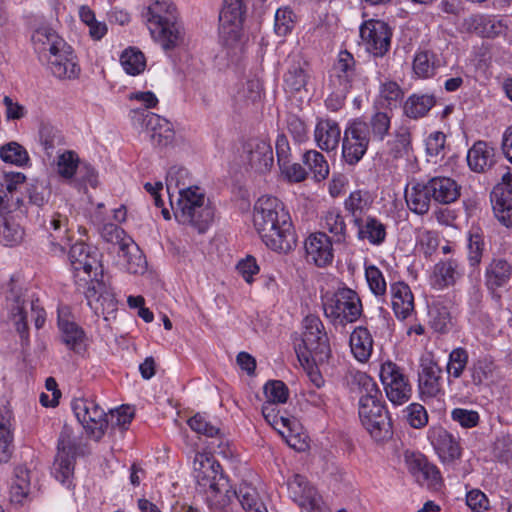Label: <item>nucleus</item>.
Masks as SVG:
<instances>
[{
    "label": "nucleus",
    "mask_w": 512,
    "mask_h": 512,
    "mask_svg": "<svg viewBox=\"0 0 512 512\" xmlns=\"http://www.w3.org/2000/svg\"><path fill=\"white\" fill-rule=\"evenodd\" d=\"M79 157L76 152L67 150L57 157V172L69 181H73V177L78 173L80 168Z\"/></svg>",
    "instance_id": "53"
},
{
    "label": "nucleus",
    "mask_w": 512,
    "mask_h": 512,
    "mask_svg": "<svg viewBox=\"0 0 512 512\" xmlns=\"http://www.w3.org/2000/svg\"><path fill=\"white\" fill-rule=\"evenodd\" d=\"M189 172L186 168L172 166L166 175V190L173 206L174 193L179 192L182 187H191L189 184Z\"/></svg>",
    "instance_id": "51"
},
{
    "label": "nucleus",
    "mask_w": 512,
    "mask_h": 512,
    "mask_svg": "<svg viewBox=\"0 0 512 512\" xmlns=\"http://www.w3.org/2000/svg\"><path fill=\"white\" fill-rule=\"evenodd\" d=\"M465 269L460 261L448 258L437 262L430 276L431 286L443 290L454 286L464 276Z\"/></svg>",
    "instance_id": "29"
},
{
    "label": "nucleus",
    "mask_w": 512,
    "mask_h": 512,
    "mask_svg": "<svg viewBox=\"0 0 512 512\" xmlns=\"http://www.w3.org/2000/svg\"><path fill=\"white\" fill-rule=\"evenodd\" d=\"M319 226L321 232L331 234V239L335 243H344L348 237V227L345 216L337 207H330L323 211L319 217Z\"/></svg>",
    "instance_id": "34"
},
{
    "label": "nucleus",
    "mask_w": 512,
    "mask_h": 512,
    "mask_svg": "<svg viewBox=\"0 0 512 512\" xmlns=\"http://www.w3.org/2000/svg\"><path fill=\"white\" fill-rule=\"evenodd\" d=\"M432 194L427 182H413L405 190L408 208L415 214L424 215L429 211Z\"/></svg>",
    "instance_id": "38"
},
{
    "label": "nucleus",
    "mask_w": 512,
    "mask_h": 512,
    "mask_svg": "<svg viewBox=\"0 0 512 512\" xmlns=\"http://www.w3.org/2000/svg\"><path fill=\"white\" fill-rule=\"evenodd\" d=\"M250 0H224L219 14V38L223 46L241 51L242 26Z\"/></svg>",
    "instance_id": "9"
},
{
    "label": "nucleus",
    "mask_w": 512,
    "mask_h": 512,
    "mask_svg": "<svg viewBox=\"0 0 512 512\" xmlns=\"http://www.w3.org/2000/svg\"><path fill=\"white\" fill-rule=\"evenodd\" d=\"M253 224L263 243L274 251L286 253L296 245L291 216L276 197L264 195L256 201Z\"/></svg>",
    "instance_id": "1"
},
{
    "label": "nucleus",
    "mask_w": 512,
    "mask_h": 512,
    "mask_svg": "<svg viewBox=\"0 0 512 512\" xmlns=\"http://www.w3.org/2000/svg\"><path fill=\"white\" fill-rule=\"evenodd\" d=\"M436 98L433 94L413 93L403 104V113L406 117L418 120L425 117L435 106Z\"/></svg>",
    "instance_id": "45"
},
{
    "label": "nucleus",
    "mask_w": 512,
    "mask_h": 512,
    "mask_svg": "<svg viewBox=\"0 0 512 512\" xmlns=\"http://www.w3.org/2000/svg\"><path fill=\"white\" fill-rule=\"evenodd\" d=\"M330 81L334 87L339 88L340 96L345 98L351 90H362L366 86L367 77L363 75L354 56L343 50L333 65Z\"/></svg>",
    "instance_id": "11"
},
{
    "label": "nucleus",
    "mask_w": 512,
    "mask_h": 512,
    "mask_svg": "<svg viewBox=\"0 0 512 512\" xmlns=\"http://www.w3.org/2000/svg\"><path fill=\"white\" fill-rule=\"evenodd\" d=\"M6 300L10 308L11 318L21 338L28 336L29 318L34 321L37 329L44 325L46 314L44 309L40 307L39 300H34L33 296L27 295V290L24 291L14 278H11L8 283Z\"/></svg>",
    "instance_id": "6"
},
{
    "label": "nucleus",
    "mask_w": 512,
    "mask_h": 512,
    "mask_svg": "<svg viewBox=\"0 0 512 512\" xmlns=\"http://www.w3.org/2000/svg\"><path fill=\"white\" fill-rule=\"evenodd\" d=\"M308 261L326 267L334 259L333 240L325 232L311 233L304 242Z\"/></svg>",
    "instance_id": "27"
},
{
    "label": "nucleus",
    "mask_w": 512,
    "mask_h": 512,
    "mask_svg": "<svg viewBox=\"0 0 512 512\" xmlns=\"http://www.w3.org/2000/svg\"><path fill=\"white\" fill-rule=\"evenodd\" d=\"M359 241L372 246H381L387 239V225L375 216H368L354 224Z\"/></svg>",
    "instance_id": "35"
},
{
    "label": "nucleus",
    "mask_w": 512,
    "mask_h": 512,
    "mask_svg": "<svg viewBox=\"0 0 512 512\" xmlns=\"http://www.w3.org/2000/svg\"><path fill=\"white\" fill-rule=\"evenodd\" d=\"M365 276L371 292L376 296L386 293L387 285L383 273L374 265L365 269Z\"/></svg>",
    "instance_id": "64"
},
{
    "label": "nucleus",
    "mask_w": 512,
    "mask_h": 512,
    "mask_svg": "<svg viewBox=\"0 0 512 512\" xmlns=\"http://www.w3.org/2000/svg\"><path fill=\"white\" fill-rule=\"evenodd\" d=\"M89 282L90 285L85 293L89 306L96 311L101 309L103 314L113 312L117 306L114 294L97 278H93Z\"/></svg>",
    "instance_id": "37"
},
{
    "label": "nucleus",
    "mask_w": 512,
    "mask_h": 512,
    "mask_svg": "<svg viewBox=\"0 0 512 512\" xmlns=\"http://www.w3.org/2000/svg\"><path fill=\"white\" fill-rule=\"evenodd\" d=\"M439 65L436 63V55L430 51H421L415 55L413 70L418 77H432Z\"/></svg>",
    "instance_id": "56"
},
{
    "label": "nucleus",
    "mask_w": 512,
    "mask_h": 512,
    "mask_svg": "<svg viewBox=\"0 0 512 512\" xmlns=\"http://www.w3.org/2000/svg\"><path fill=\"white\" fill-rule=\"evenodd\" d=\"M57 449L52 474L62 485L70 488L73 485L77 447L68 430L60 433Z\"/></svg>",
    "instance_id": "17"
},
{
    "label": "nucleus",
    "mask_w": 512,
    "mask_h": 512,
    "mask_svg": "<svg viewBox=\"0 0 512 512\" xmlns=\"http://www.w3.org/2000/svg\"><path fill=\"white\" fill-rule=\"evenodd\" d=\"M369 129V137L382 142L388 135L391 127V117L386 112L374 113L369 122H366Z\"/></svg>",
    "instance_id": "54"
},
{
    "label": "nucleus",
    "mask_w": 512,
    "mask_h": 512,
    "mask_svg": "<svg viewBox=\"0 0 512 512\" xmlns=\"http://www.w3.org/2000/svg\"><path fill=\"white\" fill-rule=\"evenodd\" d=\"M189 427L198 434L207 437H216L220 434V429L213 425L205 415L195 414L188 420Z\"/></svg>",
    "instance_id": "63"
},
{
    "label": "nucleus",
    "mask_w": 512,
    "mask_h": 512,
    "mask_svg": "<svg viewBox=\"0 0 512 512\" xmlns=\"http://www.w3.org/2000/svg\"><path fill=\"white\" fill-rule=\"evenodd\" d=\"M427 438L443 461H454L461 456L459 441L442 426H432Z\"/></svg>",
    "instance_id": "30"
},
{
    "label": "nucleus",
    "mask_w": 512,
    "mask_h": 512,
    "mask_svg": "<svg viewBox=\"0 0 512 512\" xmlns=\"http://www.w3.org/2000/svg\"><path fill=\"white\" fill-rule=\"evenodd\" d=\"M303 162L317 181H322L329 175V165L320 152L316 150L307 151L303 155Z\"/></svg>",
    "instance_id": "55"
},
{
    "label": "nucleus",
    "mask_w": 512,
    "mask_h": 512,
    "mask_svg": "<svg viewBox=\"0 0 512 512\" xmlns=\"http://www.w3.org/2000/svg\"><path fill=\"white\" fill-rule=\"evenodd\" d=\"M358 413L363 427L375 441H385L392 436L391 419L381 397L366 398L359 404Z\"/></svg>",
    "instance_id": "12"
},
{
    "label": "nucleus",
    "mask_w": 512,
    "mask_h": 512,
    "mask_svg": "<svg viewBox=\"0 0 512 512\" xmlns=\"http://www.w3.org/2000/svg\"><path fill=\"white\" fill-rule=\"evenodd\" d=\"M360 36L366 50L376 57H383L391 45L392 31L382 20H368L360 27Z\"/></svg>",
    "instance_id": "19"
},
{
    "label": "nucleus",
    "mask_w": 512,
    "mask_h": 512,
    "mask_svg": "<svg viewBox=\"0 0 512 512\" xmlns=\"http://www.w3.org/2000/svg\"><path fill=\"white\" fill-rule=\"evenodd\" d=\"M25 179L20 172L0 171V242L6 246L16 245L23 238L24 231L19 223L5 213L19 206V191L24 187Z\"/></svg>",
    "instance_id": "3"
},
{
    "label": "nucleus",
    "mask_w": 512,
    "mask_h": 512,
    "mask_svg": "<svg viewBox=\"0 0 512 512\" xmlns=\"http://www.w3.org/2000/svg\"><path fill=\"white\" fill-rule=\"evenodd\" d=\"M45 59L51 73L59 79H74L80 73L77 57L67 43L65 47L59 48Z\"/></svg>",
    "instance_id": "28"
},
{
    "label": "nucleus",
    "mask_w": 512,
    "mask_h": 512,
    "mask_svg": "<svg viewBox=\"0 0 512 512\" xmlns=\"http://www.w3.org/2000/svg\"><path fill=\"white\" fill-rule=\"evenodd\" d=\"M250 0H224L219 14V38L223 46L241 51L242 26Z\"/></svg>",
    "instance_id": "10"
},
{
    "label": "nucleus",
    "mask_w": 512,
    "mask_h": 512,
    "mask_svg": "<svg viewBox=\"0 0 512 512\" xmlns=\"http://www.w3.org/2000/svg\"><path fill=\"white\" fill-rule=\"evenodd\" d=\"M512 278V262L497 256L493 257L485 267L484 284L492 300L501 305V288L508 285Z\"/></svg>",
    "instance_id": "21"
},
{
    "label": "nucleus",
    "mask_w": 512,
    "mask_h": 512,
    "mask_svg": "<svg viewBox=\"0 0 512 512\" xmlns=\"http://www.w3.org/2000/svg\"><path fill=\"white\" fill-rule=\"evenodd\" d=\"M494 157V148L484 141H478L468 150L467 163L472 171L482 173L493 166Z\"/></svg>",
    "instance_id": "42"
},
{
    "label": "nucleus",
    "mask_w": 512,
    "mask_h": 512,
    "mask_svg": "<svg viewBox=\"0 0 512 512\" xmlns=\"http://www.w3.org/2000/svg\"><path fill=\"white\" fill-rule=\"evenodd\" d=\"M418 388L423 401L444 395L442 369L431 357H423L418 371Z\"/></svg>",
    "instance_id": "23"
},
{
    "label": "nucleus",
    "mask_w": 512,
    "mask_h": 512,
    "mask_svg": "<svg viewBox=\"0 0 512 512\" xmlns=\"http://www.w3.org/2000/svg\"><path fill=\"white\" fill-rule=\"evenodd\" d=\"M264 394L267 403L278 404L285 403L289 396V390L284 382L280 380L268 381L264 386Z\"/></svg>",
    "instance_id": "62"
},
{
    "label": "nucleus",
    "mask_w": 512,
    "mask_h": 512,
    "mask_svg": "<svg viewBox=\"0 0 512 512\" xmlns=\"http://www.w3.org/2000/svg\"><path fill=\"white\" fill-rule=\"evenodd\" d=\"M469 360L468 352L465 348L457 347L453 349L448 356L446 371L448 377L458 379L463 375Z\"/></svg>",
    "instance_id": "58"
},
{
    "label": "nucleus",
    "mask_w": 512,
    "mask_h": 512,
    "mask_svg": "<svg viewBox=\"0 0 512 512\" xmlns=\"http://www.w3.org/2000/svg\"><path fill=\"white\" fill-rule=\"evenodd\" d=\"M350 348L359 362H366L373 350V339L366 327H356L350 335Z\"/></svg>",
    "instance_id": "47"
},
{
    "label": "nucleus",
    "mask_w": 512,
    "mask_h": 512,
    "mask_svg": "<svg viewBox=\"0 0 512 512\" xmlns=\"http://www.w3.org/2000/svg\"><path fill=\"white\" fill-rule=\"evenodd\" d=\"M193 468L199 485L208 486L207 503L215 511H223L234 499L238 491L230 489L228 479L220 472V464L208 454L197 453Z\"/></svg>",
    "instance_id": "2"
},
{
    "label": "nucleus",
    "mask_w": 512,
    "mask_h": 512,
    "mask_svg": "<svg viewBox=\"0 0 512 512\" xmlns=\"http://www.w3.org/2000/svg\"><path fill=\"white\" fill-rule=\"evenodd\" d=\"M58 327L61 332L62 341L70 350L78 354L85 351L86 335L77 323L70 321L59 312Z\"/></svg>",
    "instance_id": "39"
},
{
    "label": "nucleus",
    "mask_w": 512,
    "mask_h": 512,
    "mask_svg": "<svg viewBox=\"0 0 512 512\" xmlns=\"http://www.w3.org/2000/svg\"><path fill=\"white\" fill-rule=\"evenodd\" d=\"M147 22L152 37L163 49H173L182 41L176 7L170 0L154 1L147 9Z\"/></svg>",
    "instance_id": "5"
},
{
    "label": "nucleus",
    "mask_w": 512,
    "mask_h": 512,
    "mask_svg": "<svg viewBox=\"0 0 512 512\" xmlns=\"http://www.w3.org/2000/svg\"><path fill=\"white\" fill-rule=\"evenodd\" d=\"M0 158L16 166H23L29 161L28 152L17 142H9L1 146Z\"/></svg>",
    "instance_id": "59"
},
{
    "label": "nucleus",
    "mask_w": 512,
    "mask_h": 512,
    "mask_svg": "<svg viewBox=\"0 0 512 512\" xmlns=\"http://www.w3.org/2000/svg\"><path fill=\"white\" fill-rule=\"evenodd\" d=\"M237 500L245 512H268L256 488L249 484L240 485Z\"/></svg>",
    "instance_id": "50"
},
{
    "label": "nucleus",
    "mask_w": 512,
    "mask_h": 512,
    "mask_svg": "<svg viewBox=\"0 0 512 512\" xmlns=\"http://www.w3.org/2000/svg\"><path fill=\"white\" fill-rule=\"evenodd\" d=\"M302 344L296 348L301 364L326 363L331 356L329 338L321 319L316 315H307L302 321Z\"/></svg>",
    "instance_id": "7"
},
{
    "label": "nucleus",
    "mask_w": 512,
    "mask_h": 512,
    "mask_svg": "<svg viewBox=\"0 0 512 512\" xmlns=\"http://www.w3.org/2000/svg\"><path fill=\"white\" fill-rule=\"evenodd\" d=\"M484 239L478 231H470L468 235V262L470 266L476 267L480 264L483 251H484Z\"/></svg>",
    "instance_id": "61"
},
{
    "label": "nucleus",
    "mask_w": 512,
    "mask_h": 512,
    "mask_svg": "<svg viewBox=\"0 0 512 512\" xmlns=\"http://www.w3.org/2000/svg\"><path fill=\"white\" fill-rule=\"evenodd\" d=\"M241 158L243 163L257 173H265L274 163L271 144L265 139L251 138L243 144Z\"/></svg>",
    "instance_id": "22"
},
{
    "label": "nucleus",
    "mask_w": 512,
    "mask_h": 512,
    "mask_svg": "<svg viewBox=\"0 0 512 512\" xmlns=\"http://www.w3.org/2000/svg\"><path fill=\"white\" fill-rule=\"evenodd\" d=\"M35 52L40 59H45L59 48L65 47V40L47 25L36 28L31 36Z\"/></svg>",
    "instance_id": "32"
},
{
    "label": "nucleus",
    "mask_w": 512,
    "mask_h": 512,
    "mask_svg": "<svg viewBox=\"0 0 512 512\" xmlns=\"http://www.w3.org/2000/svg\"><path fill=\"white\" fill-rule=\"evenodd\" d=\"M495 364L491 357L483 356L474 360L468 371L474 385L479 386L493 376Z\"/></svg>",
    "instance_id": "52"
},
{
    "label": "nucleus",
    "mask_w": 512,
    "mask_h": 512,
    "mask_svg": "<svg viewBox=\"0 0 512 512\" xmlns=\"http://www.w3.org/2000/svg\"><path fill=\"white\" fill-rule=\"evenodd\" d=\"M429 324L438 333H446L452 326V317L445 300L434 301L428 310Z\"/></svg>",
    "instance_id": "49"
},
{
    "label": "nucleus",
    "mask_w": 512,
    "mask_h": 512,
    "mask_svg": "<svg viewBox=\"0 0 512 512\" xmlns=\"http://www.w3.org/2000/svg\"><path fill=\"white\" fill-rule=\"evenodd\" d=\"M174 215L178 222L204 233L214 218V209L198 186L182 187L178 192Z\"/></svg>",
    "instance_id": "4"
},
{
    "label": "nucleus",
    "mask_w": 512,
    "mask_h": 512,
    "mask_svg": "<svg viewBox=\"0 0 512 512\" xmlns=\"http://www.w3.org/2000/svg\"><path fill=\"white\" fill-rule=\"evenodd\" d=\"M288 489L292 499L299 505L302 512H331L323 502L322 496L304 476L294 475L288 482Z\"/></svg>",
    "instance_id": "20"
},
{
    "label": "nucleus",
    "mask_w": 512,
    "mask_h": 512,
    "mask_svg": "<svg viewBox=\"0 0 512 512\" xmlns=\"http://www.w3.org/2000/svg\"><path fill=\"white\" fill-rule=\"evenodd\" d=\"M405 459L409 472L419 484L432 489H438L441 486L442 478L439 469L423 454H406Z\"/></svg>",
    "instance_id": "25"
},
{
    "label": "nucleus",
    "mask_w": 512,
    "mask_h": 512,
    "mask_svg": "<svg viewBox=\"0 0 512 512\" xmlns=\"http://www.w3.org/2000/svg\"><path fill=\"white\" fill-rule=\"evenodd\" d=\"M380 379L388 400L395 406L408 402L412 396V386L407 375L397 364L387 361L381 365Z\"/></svg>",
    "instance_id": "14"
},
{
    "label": "nucleus",
    "mask_w": 512,
    "mask_h": 512,
    "mask_svg": "<svg viewBox=\"0 0 512 512\" xmlns=\"http://www.w3.org/2000/svg\"><path fill=\"white\" fill-rule=\"evenodd\" d=\"M432 198L441 204H449L460 196V186L449 177H433L428 180Z\"/></svg>",
    "instance_id": "43"
},
{
    "label": "nucleus",
    "mask_w": 512,
    "mask_h": 512,
    "mask_svg": "<svg viewBox=\"0 0 512 512\" xmlns=\"http://www.w3.org/2000/svg\"><path fill=\"white\" fill-rule=\"evenodd\" d=\"M314 138L321 150L330 152L337 149L341 139L338 123L331 119L319 120L315 126Z\"/></svg>",
    "instance_id": "40"
},
{
    "label": "nucleus",
    "mask_w": 512,
    "mask_h": 512,
    "mask_svg": "<svg viewBox=\"0 0 512 512\" xmlns=\"http://www.w3.org/2000/svg\"><path fill=\"white\" fill-rule=\"evenodd\" d=\"M512 174L507 172L502 177V182L497 184L491 194V203L497 219L509 227L512 226Z\"/></svg>",
    "instance_id": "24"
},
{
    "label": "nucleus",
    "mask_w": 512,
    "mask_h": 512,
    "mask_svg": "<svg viewBox=\"0 0 512 512\" xmlns=\"http://www.w3.org/2000/svg\"><path fill=\"white\" fill-rule=\"evenodd\" d=\"M312 78V66L306 57L301 52H291L285 60L284 90L290 94L307 91Z\"/></svg>",
    "instance_id": "16"
},
{
    "label": "nucleus",
    "mask_w": 512,
    "mask_h": 512,
    "mask_svg": "<svg viewBox=\"0 0 512 512\" xmlns=\"http://www.w3.org/2000/svg\"><path fill=\"white\" fill-rule=\"evenodd\" d=\"M347 381L352 391H358L361 394L359 404L363 403L366 398L376 399L381 397L377 384L365 372L359 370L350 371Z\"/></svg>",
    "instance_id": "46"
},
{
    "label": "nucleus",
    "mask_w": 512,
    "mask_h": 512,
    "mask_svg": "<svg viewBox=\"0 0 512 512\" xmlns=\"http://www.w3.org/2000/svg\"><path fill=\"white\" fill-rule=\"evenodd\" d=\"M43 226L48 233L51 252L63 254L71 241L67 216L55 212L44 220Z\"/></svg>",
    "instance_id": "26"
},
{
    "label": "nucleus",
    "mask_w": 512,
    "mask_h": 512,
    "mask_svg": "<svg viewBox=\"0 0 512 512\" xmlns=\"http://www.w3.org/2000/svg\"><path fill=\"white\" fill-rule=\"evenodd\" d=\"M99 257L100 253L95 247L83 242L75 243L69 250V260L73 270L77 273L76 277H79V272L82 271L86 276L80 280L86 283L102 273Z\"/></svg>",
    "instance_id": "18"
},
{
    "label": "nucleus",
    "mask_w": 512,
    "mask_h": 512,
    "mask_svg": "<svg viewBox=\"0 0 512 512\" xmlns=\"http://www.w3.org/2000/svg\"><path fill=\"white\" fill-rule=\"evenodd\" d=\"M116 264L130 274H140L146 269V259L137 244L130 238L124 239L116 250Z\"/></svg>",
    "instance_id": "31"
},
{
    "label": "nucleus",
    "mask_w": 512,
    "mask_h": 512,
    "mask_svg": "<svg viewBox=\"0 0 512 512\" xmlns=\"http://www.w3.org/2000/svg\"><path fill=\"white\" fill-rule=\"evenodd\" d=\"M321 300L325 317L335 326L357 321L363 311L358 294L348 287L327 291Z\"/></svg>",
    "instance_id": "8"
},
{
    "label": "nucleus",
    "mask_w": 512,
    "mask_h": 512,
    "mask_svg": "<svg viewBox=\"0 0 512 512\" xmlns=\"http://www.w3.org/2000/svg\"><path fill=\"white\" fill-rule=\"evenodd\" d=\"M31 489L30 472L24 466L14 469L9 486V499L11 503L23 505L29 498Z\"/></svg>",
    "instance_id": "44"
},
{
    "label": "nucleus",
    "mask_w": 512,
    "mask_h": 512,
    "mask_svg": "<svg viewBox=\"0 0 512 512\" xmlns=\"http://www.w3.org/2000/svg\"><path fill=\"white\" fill-rule=\"evenodd\" d=\"M374 197L365 189L352 191L344 200V209L350 217L352 225L358 223L365 217L370 216L368 212L372 209Z\"/></svg>",
    "instance_id": "36"
},
{
    "label": "nucleus",
    "mask_w": 512,
    "mask_h": 512,
    "mask_svg": "<svg viewBox=\"0 0 512 512\" xmlns=\"http://www.w3.org/2000/svg\"><path fill=\"white\" fill-rule=\"evenodd\" d=\"M295 18L296 16L291 8L287 6L278 8L274 17L275 33L280 37L290 34L295 25Z\"/></svg>",
    "instance_id": "60"
},
{
    "label": "nucleus",
    "mask_w": 512,
    "mask_h": 512,
    "mask_svg": "<svg viewBox=\"0 0 512 512\" xmlns=\"http://www.w3.org/2000/svg\"><path fill=\"white\" fill-rule=\"evenodd\" d=\"M72 410L85 431L96 441L100 440L108 427L104 409L92 398H76Z\"/></svg>",
    "instance_id": "13"
},
{
    "label": "nucleus",
    "mask_w": 512,
    "mask_h": 512,
    "mask_svg": "<svg viewBox=\"0 0 512 512\" xmlns=\"http://www.w3.org/2000/svg\"><path fill=\"white\" fill-rule=\"evenodd\" d=\"M371 138L366 121L357 119L344 131L342 140V157L348 165L357 164L366 154Z\"/></svg>",
    "instance_id": "15"
},
{
    "label": "nucleus",
    "mask_w": 512,
    "mask_h": 512,
    "mask_svg": "<svg viewBox=\"0 0 512 512\" xmlns=\"http://www.w3.org/2000/svg\"><path fill=\"white\" fill-rule=\"evenodd\" d=\"M391 302L398 319L404 320L414 311V296L410 287L404 282L391 284Z\"/></svg>",
    "instance_id": "41"
},
{
    "label": "nucleus",
    "mask_w": 512,
    "mask_h": 512,
    "mask_svg": "<svg viewBox=\"0 0 512 512\" xmlns=\"http://www.w3.org/2000/svg\"><path fill=\"white\" fill-rule=\"evenodd\" d=\"M143 123L150 132L154 146L166 147L174 140L175 132L172 124L158 114L147 112L143 115Z\"/></svg>",
    "instance_id": "33"
},
{
    "label": "nucleus",
    "mask_w": 512,
    "mask_h": 512,
    "mask_svg": "<svg viewBox=\"0 0 512 512\" xmlns=\"http://www.w3.org/2000/svg\"><path fill=\"white\" fill-rule=\"evenodd\" d=\"M120 62L125 72L133 76L143 72L146 66L144 54L134 48L126 49L120 57Z\"/></svg>",
    "instance_id": "57"
},
{
    "label": "nucleus",
    "mask_w": 512,
    "mask_h": 512,
    "mask_svg": "<svg viewBox=\"0 0 512 512\" xmlns=\"http://www.w3.org/2000/svg\"><path fill=\"white\" fill-rule=\"evenodd\" d=\"M387 154L393 159L409 156L412 150L411 133L409 128L401 126L395 130L386 143Z\"/></svg>",
    "instance_id": "48"
}]
</instances>
